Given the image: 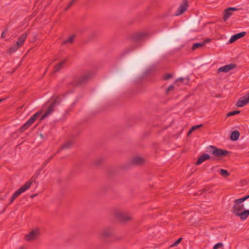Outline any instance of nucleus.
I'll return each instance as SVG.
<instances>
[{"label":"nucleus","mask_w":249,"mask_h":249,"mask_svg":"<svg viewBox=\"0 0 249 249\" xmlns=\"http://www.w3.org/2000/svg\"><path fill=\"white\" fill-rule=\"evenodd\" d=\"M236 67V65L234 64H230L229 65H225L223 67H221L217 70V72L218 73L223 72H228L231 70Z\"/></svg>","instance_id":"obj_13"},{"label":"nucleus","mask_w":249,"mask_h":249,"mask_svg":"<svg viewBox=\"0 0 249 249\" xmlns=\"http://www.w3.org/2000/svg\"><path fill=\"white\" fill-rule=\"evenodd\" d=\"M205 192H206V190H205V189H203L202 190L198 191L197 192L195 193L194 194V196L201 195L202 194V193H203Z\"/></svg>","instance_id":"obj_38"},{"label":"nucleus","mask_w":249,"mask_h":249,"mask_svg":"<svg viewBox=\"0 0 249 249\" xmlns=\"http://www.w3.org/2000/svg\"><path fill=\"white\" fill-rule=\"evenodd\" d=\"M19 249H23V247H20Z\"/></svg>","instance_id":"obj_51"},{"label":"nucleus","mask_w":249,"mask_h":249,"mask_svg":"<svg viewBox=\"0 0 249 249\" xmlns=\"http://www.w3.org/2000/svg\"><path fill=\"white\" fill-rule=\"evenodd\" d=\"M211 40V39L207 38V39L205 40L202 43H204V45H205L206 43L210 42Z\"/></svg>","instance_id":"obj_45"},{"label":"nucleus","mask_w":249,"mask_h":249,"mask_svg":"<svg viewBox=\"0 0 249 249\" xmlns=\"http://www.w3.org/2000/svg\"><path fill=\"white\" fill-rule=\"evenodd\" d=\"M188 7L187 0H184L183 3L179 6L178 10L174 14L175 16H178L182 14L186 11Z\"/></svg>","instance_id":"obj_12"},{"label":"nucleus","mask_w":249,"mask_h":249,"mask_svg":"<svg viewBox=\"0 0 249 249\" xmlns=\"http://www.w3.org/2000/svg\"><path fill=\"white\" fill-rule=\"evenodd\" d=\"M220 174L224 177H226L229 175V173L228 171L223 169H220Z\"/></svg>","instance_id":"obj_30"},{"label":"nucleus","mask_w":249,"mask_h":249,"mask_svg":"<svg viewBox=\"0 0 249 249\" xmlns=\"http://www.w3.org/2000/svg\"><path fill=\"white\" fill-rule=\"evenodd\" d=\"M202 126V124H200L196 125L193 126L191 127V128H192V130H193L194 131L195 130L198 129V128H200Z\"/></svg>","instance_id":"obj_42"},{"label":"nucleus","mask_w":249,"mask_h":249,"mask_svg":"<svg viewBox=\"0 0 249 249\" xmlns=\"http://www.w3.org/2000/svg\"><path fill=\"white\" fill-rule=\"evenodd\" d=\"M172 77H173V75L172 74L168 73V74H165L163 76V78L165 80H168L171 79Z\"/></svg>","instance_id":"obj_37"},{"label":"nucleus","mask_w":249,"mask_h":249,"mask_svg":"<svg viewBox=\"0 0 249 249\" xmlns=\"http://www.w3.org/2000/svg\"><path fill=\"white\" fill-rule=\"evenodd\" d=\"M39 233V231L38 230H32L29 234L25 235V239L28 241L34 240L37 238Z\"/></svg>","instance_id":"obj_11"},{"label":"nucleus","mask_w":249,"mask_h":249,"mask_svg":"<svg viewBox=\"0 0 249 249\" xmlns=\"http://www.w3.org/2000/svg\"><path fill=\"white\" fill-rule=\"evenodd\" d=\"M246 34V32H242L233 35L229 40L230 43H232L235 42L237 39L244 37Z\"/></svg>","instance_id":"obj_15"},{"label":"nucleus","mask_w":249,"mask_h":249,"mask_svg":"<svg viewBox=\"0 0 249 249\" xmlns=\"http://www.w3.org/2000/svg\"><path fill=\"white\" fill-rule=\"evenodd\" d=\"M237 10V9L234 7H229L224 10V15L223 16V20L227 21L231 16L232 14V12Z\"/></svg>","instance_id":"obj_14"},{"label":"nucleus","mask_w":249,"mask_h":249,"mask_svg":"<svg viewBox=\"0 0 249 249\" xmlns=\"http://www.w3.org/2000/svg\"><path fill=\"white\" fill-rule=\"evenodd\" d=\"M210 158V156L208 154H203L198 158L196 164V165H199L203 161L209 160Z\"/></svg>","instance_id":"obj_18"},{"label":"nucleus","mask_w":249,"mask_h":249,"mask_svg":"<svg viewBox=\"0 0 249 249\" xmlns=\"http://www.w3.org/2000/svg\"><path fill=\"white\" fill-rule=\"evenodd\" d=\"M145 160L140 156H134L131 158L129 162L127 164L123 165L122 168L124 169L128 168L131 165H141L144 164Z\"/></svg>","instance_id":"obj_8"},{"label":"nucleus","mask_w":249,"mask_h":249,"mask_svg":"<svg viewBox=\"0 0 249 249\" xmlns=\"http://www.w3.org/2000/svg\"><path fill=\"white\" fill-rule=\"evenodd\" d=\"M148 36L149 34L148 33L137 32L133 34L131 36V39L136 43L126 49L124 52V54H125L139 48L141 46V44L138 42L143 40Z\"/></svg>","instance_id":"obj_1"},{"label":"nucleus","mask_w":249,"mask_h":249,"mask_svg":"<svg viewBox=\"0 0 249 249\" xmlns=\"http://www.w3.org/2000/svg\"><path fill=\"white\" fill-rule=\"evenodd\" d=\"M77 0H71L70 3H69V4L68 5V6L66 7V8H65V10H68L69 8H71V6H72V5L75 3L76 2V1H77Z\"/></svg>","instance_id":"obj_36"},{"label":"nucleus","mask_w":249,"mask_h":249,"mask_svg":"<svg viewBox=\"0 0 249 249\" xmlns=\"http://www.w3.org/2000/svg\"><path fill=\"white\" fill-rule=\"evenodd\" d=\"M77 0H71L70 3H69V4L68 5V6L66 7V8H65V10H68L69 8H71V6H72V5L75 3L76 2V1H77Z\"/></svg>","instance_id":"obj_35"},{"label":"nucleus","mask_w":249,"mask_h":249,"mask_svg":"<svg viewBox=\"0 0 249 249\" xmlns=\"http://www.w3.org/2000/svg\"><path fill=\"white\" fill-rule=\"evenodd\" d=\"M207 149L210 153L213 154L215 157L219 159L225 157L228 154L230 153V152L228 150L218 148L217 147L213 145L209 146Z\"/></svg>","instance_id":"obj_5"},{"label":"nucleus","mask_w":249,"mask_h":249,"mask_svg":"<svg viewBox=\"0 0 249 249\" xmlns=\"http://www.w3.org/2000/svg\"><path fill=\"white\" fill-rule=\"evenodd\" d=\"M204 45V43H195L193 45V46L192 47V49L194 50L197 48H200V47L203 46Z\"/></svg>","instance_id":"obj_29"},{"label":"nucleus","mask_w":249,"mask_h":249,"mask_svg":"<svg viewBox=\"0 0 249 249\" xmlns=\"http://www.w3.org/2000/svg\"><path fill=\"white\" fill-rule=\"evenodd\" d=\"M98 33L96 31H92L89 36L90 40L93 39V38L97 36Z\"/></svg>","instance_id":"obj_33"},{"label":"nucleus","mask_w":249,"mask_h":249,"mask_svg":"<svg viewBox=\"0 0 249 249\" xmlns=\"http://www.w3.org/2000/svg\"><path fill=\"white\" fill-rule=\"evenodd\" d=\"M5 99V98L0 99V103L1 102H2L3 100H4Z\"/></svg>","instance_id":"obj_49"},{"label":"nucleus","mask_w":249,"mask_h":249,"mask_svg":"<svg viewBox=\"0 0 249 249\" xmlns=\"http://www.w3.org/2000/svg\"><path fill=\"white\" fill-rule=\"evenodd\" d=\"M42 111H38L33 116H32L28 121L22 125L18 129V131L20 133H22L26 129L28 128L41 115Z\"/></svg>","instance_id":"obj_7"},{"label":"nucleus","mask_w":249,"mask_h":249,"mask_svg":"<svg viewBox=\"0 0 249 249\" xmlns=\"http://www.w3.org/2000/svg\"><path fill=\"white\" fill-rule=\"evenodd\" d=\"M27 36V34L24 33L21 35L18 38L16 44L18 45L20 47L23 45L24 42Z\"/></svg>","instance_id":"obj_19"},{"label":"nucleus","mask_w":249,"mask_h":249,"mask_svg":"<svg viewBox=\"0 0 249 249\" xmlns=\"http://www.w3.org/2000/svg\"><path fill=\"white\" fill-rule=\"evenodd\" d=\"M8 28H6L1 33V38H4L5 37V34L8 31Z\"/></svg>","instance_id":"obj_43"},{"label":"nucleus","mask_w":249,"mask_h":249,"mask_svg":"<svg viewBox=\"0 0 249 249\" xmlns=\"http://www.w3.org/2000/svg\"><path fill=\"white\" fill-rule=\"evenodd\" d=\"M33 181L29 180L27 182H26L22 186L19 188L18 190H17L12 196L8 205L11 204L14 200L19 196L22 193L25 192L27 190H28L31 186Z\"/></svg>","instance_id":"obj_6"},{"label":"nucleus","mask_w":249,"mask_h":249,"mask_svg":"<svg viewBox=\"0 0 249 249\" xmlns=\"http://www.w3.org/2000/svg\"><path fill=\"white\" fill-rule=\"evenodd\" d=\"M54 108L55 107L53 106V105L51 104L45 113L41 116L40 120L42 121L44 120L45 118L51 114L53 111Z\"/></svg>","instance_id":"obj_16"},{"label":"nucleus","mask_w":249,"mask_h":249,"mask_svg":"<svg viewBox=\"0 0 249 249\" xmlns=\"http://www.w3.org/2000/svg\"><path fill=\"white\" fill-rule=\"evenodd\" d=\"M249 102V92L245 96L239 98L236 105L238 107H243Z\"/></svg>","instance_id":"obj_10"},{"label":"nucleus","mask_w":249,"mask_h":249,"mask_svg":"<svg viewBox=\"0 0 249 249\" xmlns=\"http://www.w3.org/2000/svg\"><path fill=\"white\" fill-rule=\"evenodd\" d=\"M193 131L194 130H192V128H191L188 132V135H190Z\"/></svg>","instance_id":"obj_46"},{"label":"nucleus","mask_w":249,"mask_h":249,"mask_svg":"<svg viewBox=\"0 0 249 249\" xmlns=\"http://www.w3.org/2000/svg\"><path fill=\"white\" fill-rule=\"evenodd\" d=\"M77 0H71L70 3H69V4L68 5V6L66 7V8H65V10H68L69 8H71V6H72V5L75 3L76 2V1H77Z\"/></svg>","instance_id":"obj_34"},{"label":"nucleus","mask_w":249,"mask_h":249,"mask_svg":"<svg viewBox=\"0 0 249 249\" xmlns=\"http://www.w3.org/2000/svg\"><path fill=\"white\" fill-rule=\"evenodd\" d=\"M249 198V195H247V196H244V197H243L242 198L236 199V202H237V204L242 203L243 202H244L246 200H247Z\"/></svg>","instance_id":"obj_28"},{"label":"nucleus","mask_w":249,"mask_h":249,"mask_svg":"<svg viewBox=\"0 0 249 249\" xmlns=\"http://www.w3.org/2000/svg\"><path fill=\"white\" fill-rule=\"evenodd\" d=\"M105 160V158L104 157H98L96 158L93 161V164L95 166H98L101 165Z\"/></svg>","instance_id":"obj_20"},{"label":"nucleus","mask_w":249,"mask_h":249,"mask_svg":"<svg viewBox=\"0 0 249 249\" xmlns=\"http://www.w3.org/2000/svg\"><path fill=\"white\" fill-rule=\"evenodd\" d=\"M61 100L60 96L58 95L56 96L54 99L53 101L51 103L52 105H53V106L55 107L61 103Z\"/></svg>","instance_id":"obj_26"},{"label":"nucleus","mask_w":249,"mask_h":249,"mask_svg":"<svg viewBox=\"0 0 249 249\" xmlns=\"http://www.w3.org/2000/svg\"><path fill=\"white\" fill-rule=\"evenodd\" d=\"M240 112L239 110H234L227 113V116L229 117L239 114Z\"/></svg>","instance_id":"obj_31"},{"label":"nucleus","mask_w":249,"mask_h":249,"mask_svg":"<svg viewBox=\"0 0 249 249\" xmlns=\"http://www.w3.org/2000/svg\"><path fill=\"white\" fill-rule=\"evenodd\" d=\"M67 61L66 59H64L61 62L58 63L57 65H56L54 67V70L53 72H56L60 70H61L63 66L64 65V64Z\"/></svg>","instance_id":"obj_22"},{"label":"nucleus","mask_w":249,"mask_h":249,"mask_svg":"<svg viewBox=\"0 0 249 249\" xmlns=\"http://www.w3.org/2000/svg\"><path fill=\"white\" fill-rule=\"evenodd\" d=\"M54 155L50 156L47 160H46L42 165V167L44 168L50 162V161L53 158Z\"/></svg>","instance_id":"obj_32"},{"label":"nucleus","mask_w":249,"mask_h":249,"mask_svg":"<svg viewBox=\"0 0 249 249\" xmlns=\"http://www.w3.org/2000/svg\"><path fill=\"white\" fill-rule=\"evenodd\" d=\"M245 206L247 208H249V200L245 202Z\"/></svg>","instance_id":"obj_44"},{"label":"nucleus","mask_w":249,"mask_h":249,"mask_svg":"<svg viewBox=\"0 0 249 249\" xmlns=\"http://www.w3.org/2000/svg\"><path fill=\"white\" fill-rule=\"evenodd\" d=\"M73 144L72 141H67L62 145L60 150L68 149L71 147Z\"/></svg>","instance_id":"obj_23"},{"label":"nucleus","mask_w":249,"mask_h":249,"mask_svg":"<svg viewBox=\"0 0 249 249\" xmlns=\"http://www.w3.org/2000/svg\"><path fill=\"white\" fill-rule=\"evenodd\" d=\"M93 73L91 71H87L82 74L79 78L74 79L68 85V88L80 86L86 84L92 76Z\"/></svg>","instance_id":"obj_3"},{"label":"nucleus","mask_w":249,"mask_h":249,"mask_svg":"<svg viewBox=\"0 0 249 249\" xmlns=\"http://www.w3.org/2000/svg\"><path fill=\"white\" fill-rule=\"evenodd\" d=\"M182 238H178L177 240L175 241V242L171 246V247H176L177 246L181 241Z\"/></svg>","instance_id":"obj_39"},{"label":"nucleus","mask_w":249,"mask_h":249,"mask_svg":"<svg viewBox=\"0 0 249 249\" xmlns=\"http://www.w3.org/2000/svg\"><path fill=\"white\" fill-rule=\"evenodd\" d=\"M54 108L55 107L53 106V105L51 104L45 113L41 116L40 120L42 121L44 120L45 118L51 114L53 111Z\"/></svg>","instance_id":"obj_17"},{"label":"nucleus","mask_w":249,"mask_h":249,"mask_svg":"<svg viewBox=\"0 0 249 249\" xmlns=\"http://www.w3.org/2000/svg\"><path fill=\"white\" fill-rule=\"evenodd\" d=\"M122 237L119 236H117L115 234V232L113 233V236L112 237V238L110 241V243L114 242H119L122 240Z\"/></svg>","instance_id":"obj_27"},{"label":"nucleus","mask_w":249,"mask_h":249,"mask_svg":"<svg viewBox=\"0 0 249 249\" xmlns=\"http://www.w3.org/2000/svg\"><path fill=\"white\" fill-rule=\"evenodd\" d=\"M234 204L233 205L232 209V212L233 213L237 216H239L240 219L244 220L247 218L249 215V210H244L242 212L241 211L245 209V206L243 204H237L236 202V199L234 201Z\"/></svg>","instance_id":"obj_2"},{"label":"nucleus","mask_w":249,"mask_h":249,"mask_svg":"<svg viewBox=\"0 0 249 249\" xmlns=\"http://www.w3.org/2000/svg\"><path fill=\"white\" fill-rule=\"evenodd\" d=\"M76 103V101H74L71 104V107H73L75 106V104Z\"/></svg>","instance_id":"obj_48"},{"label":"nucleus","mask_w":249,"mask_h":249,"mask_svg":"<svg viewBox=\"0 0 249 249\" xmlns=\"http://www.w3.org/2000/svg\"><path fill=\"white\" fill-rule=\"evenodd\" d=\"M19 48H20V47L16 43L8 49L7 53L10 54L13 53L14 52H16Z\"/></svg>","instance_id":"obj_25"},{"label":"nucleus","mask_w":249,"mask_h":249,"mask_svg":"<svg viewBox=\"0 0 249 249\" xmlns=\"http://www.w3.org/2000/svg\"><path fill=\"white\" fill-rule=\"evenodd\" d=\"M240 136V133L238 130L232 131L230 135V139L233 141H237Z\"/></svg>","instance_id":"obj_21"},{"label":"nucleus","mask_w":249,"mask_h":249,"mask_svg":"<svg viewBox=\"0 0 249 249\" xmlns=\"http://www.w3.org/2000/svg\"><path fill=\"white\" fill-rule=\"evenodd\" d=\"M223 247V244L221 243H218L216 244L213 247V249H218Z\"/></svg>","instance_id":"obj_40"},{"label":"nucleus","mask_w":249,"mask_h":249,"mask_svg":"<svg viewBox=\"0 0 249 249\" xmlns=\"http://www.w3.org/2000/svg\"><path fill=\"white\" fill-rule=\"evenodd\" d=\"M37 196V195H36H36H32V196H31V197H32V198H33L35 196Z\"/></svg>","instance_id":"obj_50"},{"label":"nucleus","mask_w":249,"mask_h":249,"mask_svg":"<svg viewBox=\"0 0 249 249\" xmlns=\"http://www.w3.org/2000/svg\"><path fill=\"white\" fill-rule=\"evenodd\" d=\"M184 80V78H183L182 77H180L178 80H179V81H181V82H183Z\"/></svg>","instance_id":"obj_47"},{"label":"nucleus","mask_w":249,"mask_h":249,"mask_svg":"<svg viewBox=\"0 0 249 249\" xmlns=\"http://www.w3.org/2000/svg\"><path fill=\"white\" fill-rule=\"evenodd\" d=\"M114 230L111 227H106L100 231V238L104 242L110 243L112 237L113 236Z\"/></svg>","instance_id":"obj_4"},{"label":"nucleus","mask_w":249,"mask_h":249,"mask_svg":"<svg viewBox=\"0 0 249 249\" xmlns=\"http://www.w3.org/2000/svg\"><path fill=\"white\" fill-rule=\"evenodd\" d=\"M174 89V87L173 85H170L168 88H167V89H166V91H165V93L166 94H168V93L173 90V89Z\"/></svg>","instance_id":"obj_41"},{"label":"nucleus","mask_w":249,"mask_h":249,"mask_svg":"<svg viewBox=\"0 0 249 249\" xmlns=\"http://www.w3.org/2000/svg\"><path fill=\"white\" fill-rule=\"evenodd\" d=\"M116 218L123 222H127L132 219V217L126 213L117 212L115 214Z\"/></svg>","instance_id":"obj_9"},{"label":"nucleus","mask_w":249,"mask_h":249,"mask_svg":"<svg viewBox=\"0 0 249 249\" xmlns=\"http://www.w3.org/2000/svg\"><path fill=\"white\" fill-rule=\"evenodd\" d=\"M75 37V35H72L71 36L69 37L68 39H66L65 40H64L63 42L62 45H65L67 43H70V44L72 43L73 42L74 40Z\"/></svg>","instance_id":"obj_24"}]
</instances>
